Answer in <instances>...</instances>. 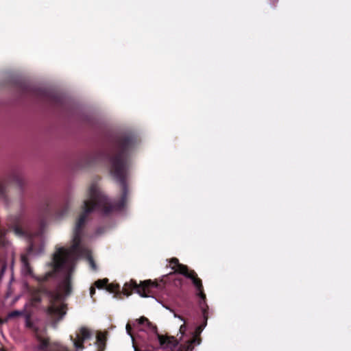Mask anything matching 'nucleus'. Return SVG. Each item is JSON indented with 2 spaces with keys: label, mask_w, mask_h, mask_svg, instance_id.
Listing matches in <instances>:
<instances>
[{
  "label": "nucleus",
  "mask_w": 351,
  "mask_h": 351,
  "mask_svg": "<svg viewBox=\"0 0 351 351\" xmlns=\"http://www.w3.org/2000/svg\"><path fill=\"white\" fill-rule=\"evenodd\" d=\"M138 146L134 134H104L103 149L84 152L76 159L75 167L83 169L98 163L108 162L110 171L121 188V197L117 202H112L95 184L88 190V199L83 202V211L79 215L73 230L72 244L69 247L57 248L53 257V271L40 277L33 274L27 256H39L44 252V228L45 219L51 213V206L46 204L40 208L36 223L27 217L23 210L10 216L9 223L14 234L25 238L28 242L27 254L21 256V272L39 283L38 288L30 289L31 300L36 305L47 298L49 305L45 309L47 320L56 329L58 322L63 319L66 311L64 301L72 291L71 274L78 258L87 260L90 267L97 270L90 250L82 241L84 228L90 215L97 213L105 217L112 212L123 209L128 193V180L133 155Z\"/></svg>",
  "instance_id": "f257e3e1"
},
{
  "label": "nucleus",
  "mask_w": 351,
  "mask_h": 351,
  "mask_svg": "<svg viewBox=\"0 0 351 351\" xmlns=\"http://www.w3.org/2000/svg\"><path fill=\"white\" fill-rule=\"evenodd\" d=\"M170 266L175 272L179 273L191 280L193 286L196 289L195 294L199 298L198 305L204 317V322L197 326L194 333L192 334V337L186 340L183 338V335L186 329V326L184 324L180 327V332L182 337L178 351H193L194 344L199 345L201 343V340L197 338V336L201 334L207 324L208 306L206 302V295L203 292L202 280L197 278V274L194 271L189 272L187 266L179 263L178 259L176 258L171 259ZM137 321L138 324L143 327L139 329L137 338L141 341L142 344L145 348L141 350L136 346L134 336L131 332V327L130 324H128L126 325V332L132 338L134 351H156L159 349L163 350H173L178 345L177 340L173 337H165L159 335L157 332L156 327L153 326L147 318L142 317Z\"/></svg>",
  "instance_id": "f03ea898"
},
{
  "label": "nucleus",
  "mask_w": 351,
  "mask_h": 351,
  "mask_svg": "<svg viewBox=\"0 0 351 351\" xmlns=\"http://www.w3.org/2000/svg\"><path fill=\"white\" fill-rule=\"evenodd\" d=\"M18 316H23L25 326L30 330L36 339V344L34 346V351H69L68 348L59 343H51L47 335L46 323L38 317H32L29 313H27L25 308L14 310L8 313L9 318H14Z\"/></svg>",
  "instance_id": "7ed1b4c3"
},
{
  "label": "nucleus",
  "mask_w": 351,
  "mask_h": 351,
  "mask_svg": "<svg viewBox=\"0 0 351 351\" xmlns=\"http://www.w3.org/2000/svg\"><path fill=\"white\" fill-rule=\"evenodd\" d=\"M20 88L25 93L35 95L50 106L58 108L64 112L73 113V111L75 110V105L73 100L62 94L45 88L34 89L25 84L21 85Z\"/></svg>",
  "instance_id": "20e7f679"
},
{
  "label": "nucleus",
  "mask_w": 351,
  "mask_h": 351,
  "mask_svg": "<svg viewBox=\"0 0 351 351\" xmlns=\"http://www.w3.org/2000/svg\"><path fill=\"white\" fill-rule=\"evenodd\" d=\"M0 200L3 202L6 205L8 204V197L5 194V184L3 182H0ZM5 234V230L0 226V271L1 274H3L6 269L4 258L12 252V245L7 240Z\"/></svg>",
  "instance_id": "39448f33"
},
{
  "label": "nucleus",
  "mask_w": 351,
  "mask_h": 351,
  "mask_svg": "<svg viewBox=\"0 0 351 351\" xmlns=\"http://www.w3.org/2000/svg\"><path fill=\"white\" fill-rule=\"evenodd\" d=\"M150 288H156L158 289H161L162 288V285L158 283H156L152 282V280H146L142 282V287H139L136 281L130 280L129 282H125L124 287H123L122 292L124 295L128 296L130 295L129 291L131 290H136V293L139 294V295L142 298L149 297L146 293V291H149Z\"/></svg>",
  "instance_id": "423d86ee"
},
{
  "label": "nucleus",
  "mask_w": 351,
  "mask_h": 351,
  "mask_svg": "<svg viewBox=\"0 0 351 351\" xmlns=\"http://www.w3.org/2000/svg\"><path fill=\"white\" fill-rule=\"evenodd\" d=\"M93 337V333L86 327H81L75 334V339L72 336L70 337L73 341L75 351H82L84 349V343L86 341Z\"/></svg>",
  "instance_id": "0eeeda50"
},
{
  "label": "nucleus",
  "mask_w": 351,
  "mask_h": 351,
  "mask_svg": "<svg viewBox=\"0 0 351 351\" xmlns=\"http://www.w3.org/2000/svg\"><path fill=\"white\" fill-rule=\"evenodd\" d=\"M108 279L104 278L102 280H98L95 282V285L98 289H103L106 287V289L112 293L119 294L120 293V286L115 284L108 285Z\"/></svg>",
  "instance_id": "6e6552de"
},
{
  "label": "nucleus",
  "mask_w": 351,
  "mask_h": 351,
  "mask_svg": "<svg viewBox=\"0 0 351 351\" xmlns=\"http://www.w3.org/2000/svg\"><path fill=\"white\" fill-rule=\"evenodd\" d=\"M70 201V198L67 197L64 201V205L56 210L55 217L56 219H61L66 215L69 208Z\"/></svg>",
  "instance_id": "1a4fd4ad"
},
{
  "label": "nucleus",
  "mask_w": 351,
  "mask_h": 351,
  "mask_svg": "<svg viewBox=\"0 0 351 351\" xmlns=\"http://www.w3.org/2000/svg\"><path fill=\"white\" fill-rule=\"evenodd\" d=\"M9 182H14L20 189H23L24 178L19 172H13L9 178Z\"/></svg>",
  "instance_id": "9d476101"
},
{
  "label": "nucleus",
  "mask_w": 351,
  "mask_h": 351,
  "mask_svg": "<svg viewBox=\"0 0 351 351\" xmlns=\"http://www.w3.org/2000/svg\"><path fill=\"white\" fill-rule=\"evenodd\" d=\"M106 343V337L105 336L99 332L97 335V341L96 344L98 346V350L97 351H103L105 347Z\"/></svg>",
  "instance_id": "9b49d317"
},
{
  "label": "nucleus",
  "mask_w": 351,
  "mask_h": 351,
  "mask_svg": "<svg viewBox=\"0 0 351 351\" xmlns=\"http://www.w3.org/2000/svg\"><path fill=\"white\" fill-rule=\"evenodd\" d=\"M84 121H87V123L93 126H94L96 124L99 125V128L102 127V123L99 122L98 121L95 120L94 118H93L90 116H86L84 119Z\"/></svg>",
  "instance_id": "f8f14e48"
},
{
  "label": "nucleus",
  "mask_w": 351,
  "mask_h": 351,
  "mask_svg": "<svg viewBox=\"0 0 351 351\" xmlns=\"http://www.w3.org/2000/svg\"><path fill=\"white\" fill-rule=\"evenodd\" d=\"M95 293V288L94 287H91L90 288V295L93 299V295Z\"/></svg>",
  "instance_id": "ddd939ff"
},
{
  "label": "nucleus",
  "mask_w": 351,
  "mask_h": 351,
  "mask_svg": "<svg viewBox=\"0 0 351 351\" xmlns=\"http://www.w3.org/2000/svg\"><path fill=\"white\" fill-rule=\"evenodd\" d=\"M173 315H174V317H178V318L180 319L182 321H183L184 322H185L184 319L181 316L177 315L176 313H173Z\"/></svg>",
  "instance_id": "4468645a"
},
{
  "label": "nucleus",
  "mask_w": 351,
  "mask_h": 351,
  "mask_svg": "<svg viewBox=\"0 0 351 351\" xmlns=\"http://www.w3.org/2000/svg\"><path fill=\"white\" fill-rule=\"evenodd\" d=\"M270 1V4L274 6V3L277 2L278 0H269Z\"/></svg>",
  "instance_id": "2eb2a0df"
},
{
  "label": "nucleus",
  "mask_w": 351,
  "mask_h": 351,
  "mask_svg": "<svg viewBox=\"0 0 351 351\" xmlns=\"http://www.w3.org/2000/svg\"><path fill=\"white\" fill-rule=\"evenodd\" d=\"M101 232H102V231H101V228H98V229H97V234H101Z\"/></svg>",
  "instance_id": "dca6fc26"
},
{
  "label": "nucleus",
  "mask_w": 351,
  "mask_h": 351,
  "mask_svg": "<svg viewBox=\"0 0 351 351\" xmlns=\"http://www.w3.org/2000/svg\"><path fill=\"white\" fill-rule=\"evenodd\" d=\"M164 307L166 308V309H169L170 311L173 312V310L171 309L170 308L167 307V306H163Z\"/></svg>",
  "instance_id": "f3484780"
},
{
  "label": "nucleus",
  "mask_w": 351,
  "mask_h": 351,
  "mask_svg": "<svg viewBox=\"0 0 351 351\" xmlns=\"http://www.w3.org/2000/svg\"><path fill=\"white\" fill-rule=\"evenodd\" d=\"M152 299H154L156 301L158 302L154 296H152Z\"/></svg>",
  "instance_id": "a211bd4d"
}]
</instances>
